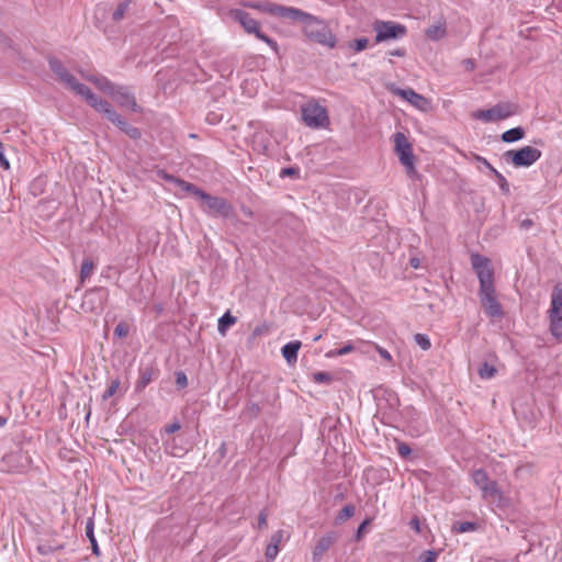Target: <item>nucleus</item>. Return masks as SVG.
<instances>
[{
	"label": "nucleus",
	"instance_id": "obj_19",
	"mask_svg": "<svg viewBox=\"0 0 562 562\" xmlns=\"http://www.w3.org/2000/svg\"><path fill=\"white\" fill-rule=\"evenodd\" d=\"M159 370L154 366L139 368V376L136 382V391H143L150 382L158 378Z\"/></svg>",
	"mask_w": 562,
	"mask_h": 562
},
{
	"label": "nucleus",
	"instance_id": "obj_39",
	"mask_svg": "<svg viewBox=\"0 0 562 562\" xmlns=\"http://www.w3.org/2000/svg\"><path fill=\"white\" fill-rule=\"evenodd\" d=\"M257 38L267 43L276 53H278V43L260 31V27L254 33Z\"/></svg>",
	"mask_w": 562,
	"mask_h": 562
},
{
	"label": "nucleus",
	"instance_id": "obj_50",
	"mask_svg": "<svg viewBox=\"0 0 562 562\" xmlns=\"http://www.w3.org/2000/svg\"><path fill=\"white\" fill-rule=\"evenodd\" d=\"M370 524V519L367 518L364 519L358 527L357 531H356V540L359 541L363 533L366 532V529H367V526Z\"/></svg>",
	"mask_w": 562,
	"mask_h": 562
},
{
	"label": "nucleus",
	"instance_id": "obj_53",
	"mask_svg": "<svg viewBox=\"0 0 562 562\" xmlns=\"http://www.w3.org/2000/svg\"><path fill=\"white\" fill-rule=\"evenodd\" d=\"M0 167H2L3 169L10 168V162L3 154V147H2L1 143H0Z\"/></svg>",
	"mask_w": 562,
	"mask_h": 562
},
{
	"label": "nucleus",
	"instance_id": "obj_42",
	"mask_svg": "<svg viewBox=\"0 0 562 562\" xmlns=\"http://www.w3.org/2000/svg\"><path fill=\"white\" fill-rule=\"evenodd\" d=\"M279 553V547H277L274 543H269L266 549V560L267 562H273Z\"/></svg>",
	"mask_w": 562,
	"mask_h": 562
},
{
	"label": "nucleus",
	"instance_id": "obj_12",
	"mask_svg": "<svg viewBox=\"0 0 562 562\" xmlns=\"http://www.w3.org/2000/svg\"><path fill=\"white\" fill-rule=\"evenodd\" d=\"M472 481L479 487L484 498H494L501 494L497 482L490 479L484 469H476L472 473Z\"/></svg>",
	"mask_w": 562,
	"mask_h": 562
},
{
	"label": "nucleus",
	"instance_id": "obj_20",
	"mask_svg": "<svg viewBox=\"0 0 562 562\" xmlns=\"http://www.w3.org/2000/svg\"><path fill=\"white\" fill-rule=\"evenodd\" d=\"M302 344L300 340H292L288 344H285L281 348L282 357L285 359L286 363L289 366H293L297 361V353L301 348Z\"/></svg>",
	"mask_w": 562,
	"mask_h": 562
},
{
	"label": "nucleus",
	"instance_id": "obj_36",
	"mask_svg": "<svg viewBox=\"0 0 562 562\" xmlns=\"http://www.w3.org/2000/svg\"><path fill=\"white\" fill-rule=\"evenodd\" d=\"M257 38L267 43L276 53H278V43L260 31V27L254 33Z\"/></svg>",
	"mask_w": 562,
	"mask_h": 562
},
{
	"label": "nucleus",
	"instance_id": "obj_44",
	"mask_svg": "<svg viewBox=\"0 0 562 562\" xmlns=\"http://www.w3.org/2000/svg\"><path fill=\"white\" fill-rule=\"evenodd\" d=\"M415 341L423 350H428L431 347L428 336L424 334H416Z\"/></svg>",
	"mask_w": 562,
	"mask_h": 562
},
{
	"label": "nucleus",
	"instance_id": "obj_51",
	"mask_svg": "<svg viewBox=\"0 0 562 562\" xmlns=\"http://www.w3.org/2000/svg\"><path fill=\"white\" fill-rule=\"evenodd\" d=\"M355 346L351 342H347L344 347L337 349V353H340V356L348 355L355 350Z\"/></svg>",
	"mask_w": 562,
	"mask_h": 562
},
{
	"label": "nucleus",
	"instance_id": "obj_9",
	"mask_svg": "<svg viewBox=\"0 0 562 562\" xmlns=\"http://www.w3.org/2000/svg\"><path fill=\"white\" fill-rule=\"evenodd\" d=\"M373 30L376 33L375 43L402 38L407 33L405 25L393 21H375Z\"/></svg>",
	"mask_w": 562,
	"mask_h": 562
},
{
	"label": "nucleus",
	"instance_id": "obj_2",
	"mask_svg": "<svg viewBox=\"0 0 562 562\" xmlns=\"http://www.w3.org/2000/svg\"><path fill=\"white\" fill-rule=\"evenodd\" d=\"M161 179L169 183H173L183 192L193 194L203 202L204 212L210 216H221L224 218H231L234 214L233 205L224 198L211 195L203 191L193 183H190L183 179L167 173L166 171H159Z\"/></svg>",
	"mask_w": 562,
	"mask_h": 562
},
{
	"label": "nucleus",
	"instance_id": "obj_11",
	"mask_svg": "<svg viewBox=\"0 0 562 562\" xmlns=\"http://www.w3.org/2000/svg\"><path fill=\"white\" fill-rule=\"evenodd\" d=\"M80 97H82L97 112L103 114V116L110 122L117 119L119 113L115 111L113 105L109 101L94 94L89 87H86V89L81 88Z\"/></svg>",
	"mask_w": 562,
	"mask_h": 562
},
{
	"label": "nucleus",
	"instance_id": "obj_43",
	"mask_svg": "<svg viewBox=\"0 0 562 562\" xmlns=\"http://www.w3.org/2000/svg\"><path fill=\"white\" fill-rule=\"evenodd\" d=\"M369 44V40L367 37H360L352 41L349 46L353 48L356 52H361L367 48Z\"/></svg>",
	"mask_w": 562,
	"mask_h": 562
},
{
	"label": "nucleus",
	"instance_id": "obj_22",
	"mask_svg": "<svg viewBox=\"0 0 562 562\" xmlns=\"http://www.w3.org/2000/svg\"><path fill=\"white\" fill-rule=\"evenodd\" d=\"M446 22L443 20L438 21L436 24L430 25L425 30V35L431 41H439L446 36Z\"/></svg>",
	"mask_w": 562,
	"mask_h": 562
},
{
	"label": "nucleus",
	"instance_id": "obj_40",
	"mask_svg": "<svg viewBox=\"0 0 562 562\" xmlns=\"http://www.w3.org/2000/svg\"><path fill=\"white\" fill-rule=\"evenodd\" d=\"M439 552L436 550H426L418 557V562H436Z\"/></svg>",
	"mask_w": 562,
	"mask_h": 562
},
{
	"label": "nucleus",
	"instance_id": "obj_30",
	"mask_svg": "<svg viewBox=\"0 0 562 562\" xmlns=\"http://www.w3.org/2000/svg\"><path fill=\"white\" fill-rule=\"evenodd\" d=\"M477 528V524L473 521H457L453 524L452 530L458 533H464L474 531Z\"/></svg>",
	"mask_w": 562,
	"mask_h": 562
},
{
	"label": "nucleus",
	"instance_id": "obj_34",
	"mask_svg": "<svg viewBox=\"0 0 562 562\" xmlns=\"http://www.w3.org/2000/svg\"><path fill=\"white\" fill-rule=\"evenodd\" d=\"M356 508L353 505H345L336 516V522H342L351 518L355 515Z\"/></svg>",
	"mask_w": 562,
	"mask_h": 562
},
{
	"label": "nucleus",
	"instance_id": "obj_38",
	"mask_svg": "<svg viewBox=\"0 0 562 562\" xmlns=\"http://www.w3.org/2000/svg\"><path fill=\"white\" fill-rule=\"evenodd\" d=\"M257 38L267 43L276 53H278V43L260 31V27L254 33Z\"/></svg>",
	"mask_w": 562,
	"mask_h": 562
},
{
	"label": "nucleus",
	"instance_id": "obj_8",
	"mask_svg": "<svg viewBox=\"0 0 562 562\" xmlns=\"http://www.w3.org/2000/svg\"><path fill=\"white\" fill-rule=\"evenodd\" d=\"M304 124L312 128L324 127L328 123L327 111L318 103L308 102L301 109Z\"/></svg>",
	"mask_w": 562,
	"mask_h": 562
},
{
	"label": "nucleus",
	"instance_id": "obj_18",
	"mask_svg": "<svg viewBox=\"0 0 562 562\" xmlns=\"http://www.w3.org/2000/svg\"><path fill=\"white\" fill-rule=\"evenodd\" d=\"M232 16L234 20L238 21L249 34H254L259 29V23L246 11L240 9L233 10Z\"/></svg>",
	"mask_w": 562,
	"mask_h": 562
},
{
	"label": "nucleus",
	"instance_id": "obj_54",
	"mask_svg": "<svg viewBox=\"0 0 562 562\" xmlns=\"http://www.w3.org/2000/svg\"><path fill=\"white\" fill-rule=\"evenodd\" d=\"M181 428V425L179 422H175L172 424H169L165 427V431L167 434H173L176 431H178L179 429Z\"/></svg>",
	"mask_w": 562,
	"mask_h": 562
},
{
	"label": "nucleus",
	"instance_id": "obj_41",
	"mask_svg": "<svg viewBox=\"0 0 562 562\" xmlns=\"http://www.w3.org/2000/svg\"><path fill=\"white\" fill-rule=\"evenodd\" d=\"M130 333V326L125 322H120L114 328V336L125 338Z\"/></svg>",
	"mask_w": 562,
	"mask_h": 562
},
{
	"label": "nucleus",
	"instance_id": "obj_56",
	"mask_svg": "<svg viewBox=\"0 0 562 562\" xmlns=\"http://www.w3.org/2000/svg\"><path fill=\"white\" fill-rule=\"evenodd\" d=\"M267 527V514L265 512H260L258 516V528L263 529Z\"/></svg>",
	"mask_w": 562,
	"mask_h": 562
},
{
	"label": "nucleus",
	"instance_id": "obj_33",
	"mask_svg": "<svg viewBox=\"0 0 562 562\" xmlns=\"http://www.w3.org/2000/svg\"><path fill=\"white\" fill-rule=\"evenodd\" d=\"M260 411H261V408H260L259 404L254 403V402H248L243 411V415L246 418L255 419L258 417Z\"/></svg>",
	"mask_w": 562,
	"mask_h": 562
},
{
	"label": "nucleus",
	"instance_id": "obj_15",
	"mask_svg": "<svg viewBox=\"0 0 562 562\" xmlns=\"http://www.w3.org/2000/svg\"><path fill=\"white\" fill-rule=\"evenodd\" d=\"M111 97L120 106L127 108L133 112L139 111V106L136 102L135 95L130 87L116 85Z\"/></svg>",
	"mask_w": 562,
	"mask_h": 562
},
{
	"label": "nucleus",
	"instance_id": "obj_6",
	"mask_svg": "<svg viewBox=\"0 0 562 562\" xmlns=\"http://www.w3.org/2000/svg\"><path fill=\"white\" fill-rule=\"evenodd\" d=\"M49 69L55 75L56 79L65 85L68 89L72 90L76 94H81V88L86 89V85L80 83L77 78L69 72L67 67L56 57L48 58Z\"/></svg>",
	"mask_w": 562,
	"mask_h": 562
},
{
	"label": "nucleus",
	"instance_id": "obj_62",
	"mask_svg": "<svg viewBox=\"0 0 562 562\" xmlns=\"http://www.w3.org/2000/svg\"><path fill=\"white\" fill-rule=\"evenodd\" d=\"M326 358H336V357H339L340 353H337V349H334V350H329L326 352Z\"/></svg>",
	"mask_w": 562,
	"mask_h": 562
},
{
	"label": "nucleus",
	"instance_id": "obj_25",
	"mask_svg": "<svg viewBox=\"0 0 562 562\" xmlns=\"http://www.w3.org/2000/svg\"><path fill=\"white\" fill-rule=\"evenodd\" d=\"M237 322V318L231 314V312H226L218 319L217 329L222 335H225L226 330L233 326Z\"/></svg>",
	"mask_w": 562,
	"mask_h": 562
},
{
	"label": "nucleus",
	"instance_id": "obj_63",
	"mask_svg": "<svg viewBox=\"0 0 562 562\" xmlns=\"http://www.w3.org/2000/svg\"><path fill=\"white\" fill-rule=\"evenodd\" d=\"M464 64H465L467 69H470V70L474 69L475 64L472 59H465Z\"/></svg>",
	"mask_w": 562,
	"mask_h": 562
},
{
	"label": "nucleus",
	"instance_id": "obj_3",
	"mask_svg": "<svg viewBox=\"0 0 562 562\" xmlns=\"http://www.w3.org/2000/svg\"><path fill=\"white\" fill-rule=\"evenodd\" d=\"M303 32L308 40L328 48L336 46L337 40L328 25L319 18L310 14L303 24Z\"/></svg>",
	"mask_w": 562,
	"mask_h": 562
},
{
	"label": "nucleus",
	"instance_id": "obj_45",
	"mask_svg": "<svg viewBox=\"0 0 562 562\" xmlns=\"http://www.w3.org/2000/svg\"><path fill=\"white\" fill-rule=\"evenodd\" d=\"M495 180L497 181L499 190L502 191L503 194H510L509 183L503 175H497V178H495Z\"/></svg>",
	"mask_w": 562,
	"mask_h": 562
},
{
	"label": "nucleus",
	"instance_id": "obj_7",
	"mask_svg": "<svg viewBox=\"0 0 562 562\" xmlns=\"http://www.w3.org/2000/svg\"><path fill=\"white\" fill-rule=\"evenodd\" d=\"M550 330L555 337L562 336V284H557L551 293Z\"/></svg>",
	"mask_w": 562,
	"mask_h": 562
},
{
	"label": "nucleus",
	"instance_id": "obj_1",
	"mask_svg": "<svg viewBox=\"0 0 562 562\" xmlns=\"http://www.w3.org/2000/svg\"><path fill=\"white\" fill-rule=\"evenodd\" d=\"M471 265L480 281L479 296L485 314L492 318L503 317L502 305L496 299L494 271L491 268L490 259L480 254H473Z\"/></svg>",
	"mask_w": 562,
	"mask_h": 562
},
{
	"label": "nucleus",
	"instance_id": "obj_23",
	"mask_svg": "<svg viewBox=\"0 0 562 562\" xmlns=\"http://www.w3.org/2000/svg\"><path fill=\"white\" fill-rule=\"evenodd\" d=\"M525 134H526L525 130L521 126H517V127L505 131L501 135V139L504 143H514V142L522 139L525 137Z\"/></svg>",
	"mask_w": 562,
	"mask_h": 562
},
{
	"label": "nucleus",
	"instance_id": "obj_58",
	"mask_svg": "<svg viewBox=\"0 0 562 562\" xmlns=\"http://www.w3.org/2000/svg\"><path fill=\"white\" fill-rule=\"evenodd\" d=\"M532 226H533V221L531 218H525V220L520 221V223H519V227L525 231H528Z\"/></svg>",
	"mask_w": 562,
	"mask_h": 562
},
{
	"label": "nucleus",
	"instance_id": "obj_28",
	"mask_svg": "<svg viewBox=\"0 0 562 562\" xmlns=\"http://www.w3.org/2000/svg\"><path fill=\"white\" fill-rule=\"evenodd\" d=\"M121 390V380L119 378L112 380L104 393L102 394V400L108 401L110 397L114 396Z\"/></svg>",
	"mask_w": 562,
	"mask_h": 562
},
{
	"label": "nucleus",
	"instance_id": "obj_35",
	"mask_svg": "<svg viewBox=\"0 0 562 562\" xmlns=\"http://www.w3.org/2000/svg\"><path fill=\"white\" fill-rule=\"evenodd\" d=\"M312 379L315 383L328 385L333 381V375L326 371H317L312 374Z\"/></svg>",
	"mask_w": 562,
	"mask_h": 562
},
{
	"label": "nucleus",
	"instance_id": "obj_59",
	"mask_svg": "<svg viewBox=\"0 0 562 562\" xmlns=\"http://www.w3.org/2000/svg\"><path fill=\"white\" fill-rule=\"evenodd\" d=\"M405 54H406V52L404 48H396V49L390 52V55L397 56V57H403V56H405Z\"/></svg>",
	"mask_w": 562,
	"mask_h": 562
},
{
	"label": "nucleus",
	"instance_id": "obj_29",
	"mask_svg": "<svg viewBox=\"0 0 562 562\" xmlns=\"http://www.w3.org/2000/svg\"><path fill=\"white\" fill-rule=\"evenodd\" d=\"M131 2L132 0H123L119 3L117 8L112 13V20L114 22H119L125 16V13L130 8Z\"/></svg>",
	"mask_w": 562,
	"mask_h": 562
},
{
	"label": "nucleus",
	"instance_id": "obj_24",
	"mask_svg": "<svg viewBox=\"0 0 562 562\" xmlns=\"http://www.w3.org/2000/svg\"><path fill=\"white\" fill-rule=\"evenodd\" d=\"M93 521L92 519H89L86 524V536L87 538L89 539L90 541V544H91V549H92V553L95 555V557H100L101 555V552H100V549H99V546H98V542H97V539L94 537V531H93Z\"/></svg>",
	"mask_w": 562,
	"mask_h": 562
},
{
	"label": "nucleus",
	"instance_id": "obj_60",
	"mask_svg": "<svg viewBox=\"0 0 562 562\" xmlns=\"http://www.w3.org/2000/svg\"><path fill=\"white\" fill-rule=\"evenodd\" d=\"M379 352H380V356H381L383 359L389 360V361L392 359V357H391V355H390V352H389L387 350H385V349H379Z\"/></svg>",
	"mask_w": 562,
	"mask_h": 562
},
{
	"label": "nucleus",
	"instance_id": "obj_14",
	"mask_svg": "<svg viewBox=\"0 0 562 562\" xmlns=\"http://www.w3.org/2000/svg\"><path fill=\"white\" fill-rule=\"evenodd\" d=\"M269 14L273 16H279L292 22H301L304 24L310 13L294 7H285L282 4L274 3V7L268 9Z\"/></svg>",
	"mask_w": 562,
	"mask_h": 562
},
{
	"label": "nucleus",
	"instance_id": "obj_10",
	"mask_svg": "<svg viewBox=\"0 0 562 562\" xmlns=\"http://www.w3.org/2000/svg\"><path fill=\"white\" fill-rule=\"evenodd\" d=\"M394 145L401 164L406 167L407 175L411 177L414 176L416 173V169L414 166V154L411 143L403 133L397 132L394 134Z\"/></svg>",
	"mask_w": 562,
	"mask_h": 562
},
{
	"label": "nucleus",
	"instance_id": "obj_52",
	"mask_svg": "<svg viewBox=\"0 0 562 562\" xmlns=\"http://www.w3.org/2000/svg\"><path fill=\"white\" fill-rule=\"evenodd\" d=\"M282 539H283V530H278L271 536L269 543H274L277 547H279Z\"/></svg>",
	"mask_w": 562,
	"mask_h": 562
},
{
	"label": "nucleus",
	"instance_id": "obj_64",
	"mask_svg": "<svg viewBox=\"0 0 562 562\" xmlns=\"http://www.w3.org/2000/svg\"><path fill=\"white\" fill-rule=\"evenodd\" d=\"M409 263H411V266H412L413 268H415V269L419 268V266H420V265H419V259H418V258H412V259L409 260Z\"/></svg>",
	"mask_w": 562,
	"mask_h": 562
},
{
	"label": "nucleus",
	"instance_id": "obj_26",
	"mask_svg": "<svg viewBox=\"0 0 562 562\" xmlns=\"http://www.w3.org/2000/svg\"><path fill=\"white\" fill-rule=\"evenodd\" d=\"M94 263L90 258L83 259L80 269V281L83 283L93 273Z\"/></svg>",
	"mask_w": 562,
	"mask_h": 562
},
{
	"label": "nucleus",
	"instance_id": "obj_61",
	"mask_svg": "<svg viewBox=\"0 0 562 562\" xmlns=\"http://www.w3.org/2000/svg\"><path fill=\"white\" fill-rule=\"evenodd\" d=\"M241 211L248 217H252L254 216V212L249 207H247L245 205L241 206Z\"/></svg>",
	"mask_w": 562,
	"mask_h": 562
},
{
	"label": "nucleus",
	"instance_id": "obj_31",
	"mask_svg": "<svg viewBox=\"0 0 562 562\" xmlns=\"http://www.w3.org/2000/svg\"><path fill=\"white\" fill-rule=\"evenodd\" d=\"M479 375L482 379L488 380L496 375L497 370L494 366L488 364L487 362H483L479 368Z\"/></svg>",
	"mask_w": 562,
	"mask_h": 562
},
{
	"label": "nucleus",
	"instance_id": "obj_5",
	"mask_svg": "<svg viewBox=\"0 0 562 562\" xmlns=\"http://www.w3.org/2000/svg\"><path fill=\"white\" fill-rule=\"evenodd\" d=\"M109 299V290L103 286H95L85 292L81 308L87 313L100 314Z\"/></svg>",
	"mask_w": 562,
	"mask_h": 562
},
{
	"label": "nucleus",
	"instance_id": "obj_32",
	"mask_svg": "<svg viewBox=\"0 0 562 562\" xmlns=\"http://www.w3.org/2000/svg\"><path fill=\"white\" fill-rule=\"evenodd\" d=\"M63 549H64V544H52L49 542L41 543L37 547V551L42 555H49V554H53L54 552L60 551Z\"/></svg>",
	"mask_w": 562,
	"mask_h": 562
},
{
	"label": "nucleus",
	"instance_id": "obj_37",
	"mask_svg": "<svg viewBox=\"0 0 562 562\" xmlns=\"http://www.w3.org/2000/svg\"><path fill=\"white\" fill-rule=\"evenodd\" d=\"M257 38L267 43L276 53H278V43L260 31V27L254 33Z\"/></svg>",
	"mask_w": 562,
	"mask_h": 562
},
{
	"label": "nucleus",
	"instance_id": "obj_46",
	"mask_svg": "<svg viewBox=\"0 0 562 562\" xmlns=\"http://www.w3.org/2000/svg\"><path fill=\"white\" fill-rule=\"evenodd\" d=\"M245 5L269 14L268 9L274 7V3H272V2H256V3H247Z\"/></svg>",
	"mask_w": 562,
	"mask_h": 562
},
{
	"label": "nucleus",
	"instance_id": "obj_55",
	"mask_svg": "<svg viewBox=\"0 0 562 562\" xmlns=\"http://www.w3.org/2000/svg\"><path fill=\"white\" fill-rule=\"evenodd\" d=\"M409 527L416 531L417 533L420 532V521L417 516L413 517L411 521L408 522Z\"/></svg>",
	"mask_w": 562,
	"mask_h": 562
},
{
	"label": "nucleus",
	"instance_id": "obj_27",
	"mask_svg": "<svg viewBox=\"0 0 562 562\" xmlns=\"http://www.w3.org/2000/svg\"><path fill=\"white\" fill-rule=\"evenodd\" d=\"M95 87L99 90L106 92L108 94L111 95L113 90L115 89L116 85L113 83L112 81H110L106 77L100 76L99 79H95Z\"/></svg>",
	"mask_w": 562,
	"mask_h": 562
},
{
	"label": "nucleus",
	"instance_id": "obj_13",
	"mask_svg": "<svg viewBox=\"0 0 562 562\" xmlns=\"http://www.w3.org/2000/svg\"><path fill=\"white\" fill-rule=\"evenodd\" d=\"M513 113L510 104L499 103L486 110H477L472 116L483 122H495L507 119Z\"/></svg>",
	"mask_w": 562,
	"mask_h": 562
},
{
	"label": "nucleus",
	"instance_id": "obj_47",
	"mask_svg": "<svg viewBox=\"0 0 562 562\" xmlns=\"http://www.w3.org/2000/svg\"><path fill=\"white\" fill-rule=\"evenodd\" d=\"M176 384L179 389L188 386V376L184 371L180 370L176 372Z\"/></svg>",
	"mask_w": 562,
	"mask_h": 562
},
{
	"label": "nucleus",
	"instance_id": "obj_57",
	"mask_svg": "<svg viewBox=\"0 0 562 562\" xmlns=\"http://www.w3.org/2000/svg\"><path fill=\"white\" fill-rule=\"evenodd\" d=\"M473 159L475 161L480 162L481 165H483L485 168H491V164L488 162V160L485 157H482L477 154H473Z\"/></svg>",
	"mask_w": 562,
	"mask_h": 562
},
{
	"label": "nucleus",
	"instance_id": "obj_21",
	"mask_svg": "<svg viewBox=\"0 0 562 562\" xmlns=\"http://www.w3.org/2000/svg\"><path fill=\"white\" fill-rule=\"evenodd\" d=\"M112 123L132 139H138L142 136L140 130L131 125L121 114H119L117 119H114Z\"/></svg>",
	"mask_w": 562,
	"mask_h": 562
},
{
	"label": "nucleus",
	"instance_id": "obj_49",
	"mask_svg": "<svg viewBox=\"0 0 562 562\" xmlns=\"http://www.w3.org/2000/svg\"><path fill=\"white\" fill-rule=\"evenodd\" d=\"M280 177L281 178H285V177L299 178L300 177V169L299 168H294V167L283 168L280 171Z\"/></svg>",
	"mask_w": 562,
	"mask_h": 562
},
{
	"label": "nucleus",
	"instance_id": "obj_48",
	"mask_svg": "<svg viewBox=\"0 0 562 562\" xmlns=\"http://www.w3.org/2000/svg\"><path fill=\"white\" fill-rule=\"evenodd\" d=\"M397 453L402 458L407 459L412 454V449L407 443L398 441L397 442Z\"/></svg>",
	"mask_w": 562,
	"mask_h": 562
},
{
	"label": "nucleus",
	"instance_id": "obj_4",
	"mask_svg": "<svg viewBox=\"0 0 562 562\" xmlns=\"http://www.w3.org/2000/svg\"><path fill=\"white\" fill-rule=\"evenodd\" d=\"M542 153L532 146H524L518 149H509L503 154L506 162H510L516 168H528L537 162Z\"/></svg>",
	"mask_w": 562,
	"mask_h": 562
},
{
	"label": "nucleus",
	"instance_id": "obj_16",
	"mask_svg": "<svg viewBox=\"0 0 562 562\" xmlns=\"http://www.w3.org/2000/svg\"><path fill=\"white\" fill-rule=\"evenodd\" d=\"M340 533L336 530H330L322 536L315 544L312 559L314 562H319L325 554L339 539Z\"/></svg>",
	"mask_w": 562,
	"mask_h": 562
},
{
	"label": "nucleus",
	"instance_id": "obj_17",
	"mask_svg": "<svg viewBox=\"0 0 562 562\" xmlns=\"http://www.w3.org/2000/svg\"><path fill=\"white\" fill-rule=\"evenodd\" d=\"M395 93L420 111L426 112L430 108L429 100L411 88L397 89Z\"/></svg>",
	"mask_w": 562,
	"mask_h": 562
}]
</instances>
